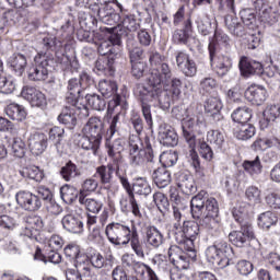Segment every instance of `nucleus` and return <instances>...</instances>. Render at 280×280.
Here are the masks:
<instances>
[{
    "instance_id": "2f4dec72",
    "label": "nucleus",
    "mask_w": 280,
    "mask_h": 280,
    "mask_svg": "<svg viewBox=\"0 0 280 280\" xmlns=\"http://www.w3.org/2000/svg\"><path fill=\"white\" fill-rule=\"evenodd\" d=\"M130 246L133 253L139 257V259H145V243L139 240V232H137V228L132 226V236L130 238Z\"/></svg>"
},
{
    "instance_id": "8fccbe9b",
    "label": "nucleus",
    "mask_w": 280,
    "mask_h": 280,
    "mask_svg": "<svg viewBox=\"0 0 280 280\" xmlns=\"http://www.w3.org/2000/svg\"><path fill=\"white\" fill-rule=\"evenodd\" d=\"M213 27L214 28L218 27V24L215 22L213 23ZM214 40L219 45H222L223 47H225L226 54H231V38L229 37V35H226V33H224L222 30L217 28L214 31Z\"/></svg>"
},
{
    "instance_id": "e2e57ef3",
    "label": "nucleus",
    "mask_w": 280,
    "mask_h": 280,
    "mask_svg": "<svg viewBox=\"0 0 280 280\" xmlns=\"http://www.w3.org/2000/svg\"><path fill=\"white\" fill-rule=\"evenodd\" d=\"M260 19L269 25H275L279 21V13H277L271 7L265 8L260 13Z\"/></svg>"
},
{
    "instance_id": "f8f14e48",
    "label": "nucleus",
    "mask_w": 280,
    "mask_h": 280,
    "mask_svg": "<svg viewBox=\"0 0 280 280\" xmlns=\"http://www.w3.org/2000/svg\"><path fill=\"white\" fill-rule=\"evenodd\" d=\"M15 202L19 205L20 209L24 211H38L43 207V200L34 192L27 190H20L15 194Z\"/></svg>"
},
{
    "instance_id": "412c9836",
    "label": "nucleus",
    "mask_w": 280,
    "mask_h": 280,
    "mask_svg": "<svg viewBox=\"0 0 280 280\" xmlns=\"http://www.w3.org/2000/svg\"><path fill=\"white\" fill-rule=\"evenodd\" d=\"M61 224L65 231H68V233H74L77 235L84 233V222H82V217L67 214L62 218Z\"/></svg>"
},
{
    "instance_id": "338daca9",
    "label": "nucleus",
    "mask_w": 280,
    "mask_h": 280,
    "mask_svg": "<svg viewBox=\"0 0 280 280\" xmlns=\"http://www.w3.org/2000/svg\"><path fill=\"white\" fill-rule=\"evenodd\" d=\"M113 65H115V58L113 56H109L105 59H98L95 62V68L97 71L106 72V71H113Z\"/></svg>"
},
{
    "instance_id": "c756f323",
    "label": "nucleus",
    "mask_w": 280,
    "mask_h": 280,
    "mask_svg": "<svg viewBox=\"0 0 280 280\" xmlns=\"http://www.w3.org/2000/svg\"><path fill=\"white\" fill-rule=\"evenodd\" d=\"M112 139L113 138H108V136H106L105 148L107 149V154L110 159L119 161L121 152H124V141L118 138L112 142Z\"/></svg>"
},
{
    "instance_id": "4c0bfd02",
    "label": "nucleus",
    "mask_w": 280,
    "mask_h": 280,
    "mask_svg": "<svg viewBox=\"0 0 280 280\" xmlns=\"http://www.w3.org/2000/svg\"><path fill=\"white\" fill-rule=\"evenodd\" d=\"M145 235L147 243L150 246H153V248H159V246L163 244V234L161 233V231H159V229H156V226L147 228Z\"/></svg>"
},
{
    "instance_id": "bf43d9fd",
    "label": "nucleus",
    "mask_w": 280,
    "mask_h": 280,
    "mask_svg": "<svg viewBox=\"0 0 280 280\" xmlns=\"http://www.w3.org/2000/svg\"><path fill=\"white\" fill-rule=\"evenodd\" d=\"M82 85L78 79H70L68 82V93L70 94V98L72 102H75L78 97H80V93H82Z\"/></svg>"
},
{
    "instance_id": "4468645a",
    "label": "nucleus",
    "mask_w": 280,
    "mask_h": 280,
    "mask_svg": "<svg viewBox=\"0 0 280 280\" xmlns=\"http://www.w3.org/2000/svg\"><path fill=\"white\" fill-rule=\"evenodd\" d=\"M229 240L234 246L242 248L248 240H255V231L250 223H244L240 231H233L229 234Z\"/></svg>"
},
{
    "instance_id": "a211bd4d",
    "label": "nucleus",
    "mask_w": 280,
    "mask_h": 280,
    "mask_svg": "<svg viewBox=\"0 0 280 280\" xmlns=\"http://www.w3.org/2000/svg\"><path fill=\"white\" fill-rule=\"evenodd\" d=\"M238 68L244 78H248L249 75H261V73H264V66L261 62L250 60L247 57L241 58Z\"/></svg>"
},
{
    "instance_id": "b1692460",
    "label": "nucleus",
    "mask_w": 280,
    "mask_h": 280,
    "mask_svg": "<svg viewBox=\"0 0 280 280\" xmlns=\"http://www.w3.org/2000/svg\"><path fill=\"white\" fill-rule=\"evenodd\" d=\"M98 91L103 97H114L116 106L121 104V96L117 94V83L110 80H101L98 82Z\"/></svg>"
},
{
    "instance_id": "c03bdc74",
    "label": "nucleus",
    "mask_w": 280,
    "mask_h": 280,
    "mask_svg": "<svg viewBox=\"0 0 280 280\" xmlns=\"http://www.w3.org/2000/svg\"><path fill=\"white\" fill-rule=\"evenodd\" d=\"M112 113H113V109L108 108L107 115H110V119L108 120L109 128H108L107 135H106V137H108V139H113L114 135H117V132H119V128H121V121L119 120L121 115L116 114L112 117Z\"/></svg>"
},
{
    "instance_id": "5701e85b",
    "label": "nucleus",
    "mask_w": 280,
    "mask_h": 280,
    "mask_svg": "<svg viewBox=\"0 0 280 280\" xmlns=\"http://www.w3.org/2000/svg\"><path fill=\"white\" fill-rule=\"evenodd\" d=\"M159 139L160 143L166 148H174L175 145H178V135L167 125L160 126Z\"/></svg>"
},
{
    "instance_id": "dca6fc26",
    "label": "nucleus",
    "mask_w": 280,
    "mask_h": 280,
    "mask_svg": "<svg viewBox=\"0 0 280 280\" xmlns=\"http://www.w3.org/2000/svg\"><path fill=\"white\" fill-rule=\"evenodd\" d=\"M82 132L86 137L102 141L104 137V121L97 116L91 117L82 128Z\"/></svg>"
},
{
    "instance_id": "39448f33",
    "label": "nucleus",
    "mask_w": 280,
    "mask_h": 280,
    "mask_svg": "<svg viewBox=\"0 0 280 280\" xmlns=\"http://www.w3.org/2000/svg\"><path fill=\"white\" fill-rule=\"evenodd\" d=\"M233 255V247L226 242L219 240L206 249V258L212 266H218L219 270H224L230 264Z\"/></svg>"
},
{
    "instance_id": "4be33fe9",
    "label": "nucleus",
    "mask_w": 280,
    "mask_h": 280,
    "mask_svg": "<svg viewBox=\"0 0 280 280\" xmlns=\"http://www.w3.org/2000/svg\"><path fill=\"white\" fill-rule=\"evenodd\" d=\"M28 148L35 156L43 154L47 150V136L38 132L32 133L28 137Z\"/></svg>"
},
{
    "instance_id": "7ed1b4c3",
    "label": "nucleus",
    "mask_w": 280,
    "mask_h": 280,
    "mask_svg": "<svg viewBox=\"0 0 280 280\" xmlns=\"http://www.w3.org/2000/svg\"><path fill=\"white\" fill-rule=\"evenodd\" d=\"M190 211L194 220H200L202 215L218 217L220 213V207L218 200L213 197H209L207 191L201 190L198 195L192 197L190 201Z\"/></svg>"
},
{
    "instance_id": "20e7f679",
    "label": "nucleus",
    "mask_w": 280,
    "mask_h": 280,
    "mask_svg": "<svg viewBox=\"0 0 280 280\" xmlns=\"http://www.w3.org/2000/svg\"><path fill=\"white\" fill-rule=\"evenodd\" d=\"M145 163H154V150L151 144L143 149V142L139 136L129 138V164L131 167H141Z\"/></svg>"
},
{
    "instance_id": "c85d7f7f",
    "label": "nucleus",
    "mask_w": 280,
    "mask_h": 280,
    "mask_svg": "<svg viewBox=\"0 0 280 280\" xmlns=\"http://www.w3.org/2000/svg\"><path fill=\"white\" fill-rule=\"evenodd\" d=\"M177 187L186 194V196H191L196 194V182H194V176L189 174L182 173L177 179Z\"/></svg>"
},
{
    "instance_id": "6e6d98bb",
    "label": "nucleus",
    "mask_w": 280,
    "mask_h": 280,
    "mask_svg": "<svg viewBox=\"0 0 280 280\" xmlns=\"http://www.w3.org/2000/svg\"><path fill=\"white\" fill-rule=\"evenodd\" d=\"M85 257L90 260L91 266L96 268V270H101V268L106 266V258L100 254V252H91Z\"/></svg>"
},
{
    "instance_id": "f3484780",
    "label": "nucleus",
    "mask_w": 280,
    "mask_h": 280,
    "mask_svg": "<svg viewBox=\"0 0 280 280\" xmlns=\"http://www.w3.org/2000/svg\"><path fill=\"white\" fill-rule=\"evenodd\" d=\"M245 98L254 106H261L268 100V90L264 85L253 84L246 89Z\"/></svg>"
},
{
    "instance_id": "052dcab7",
    "label": "nucleus",
    "mask_w": 280,
    "mask_h": 280,
    "mask_svg": "<svg viewBox=\"0 0 280 280\" xmlns=\"http://www.w3.org/2000/svg\"><path fill=\"white\" fill-rule=\"evenodd\" d=\"M153 202L158 207L159 211H161V213H165V211L170 210V200L163 192H155L153 195Z\"/></svg>"
},
{
    "instance_id": "09e8293b",
    "label": "nucleus",
    "mask_w": 280,
    "mask_h": 280,
    "mask_svg": "<svg viewBox=\"0 0 280 280\" xmlns=\"http://www.w3.org/2000/svg\"><path fill=\"white\" fill-rule=\"evenodd\" d=\"M85 100L88 106L93 110H104V108H106V101L98 94H88Z\"/></svg>"
},
{
    "instance_id": "423d86ee",
    "label": "nucleus",
    "mask_w": 280,
    "mask_h": 280,
    "mask_svg": "<svg viewBox=\"0 0 280 280\" xmlns=\"http://www.w3.org/2000/svg\"><path fill=\"white\" fill-rule=\"evenodd\" d=\"M35 65L27 71V78L32 82H45L49 78V67L54 65V55L38 52L34 58Z\"/></svg>"
},
{
    "instance_id": "7c9ffc66",
    "label": "nucleus",
    "mask_w": 280,
    "mask_h": 280,
    "mask_svg": "<svg viewBox=\"0 0 280 280\" xmlns=\"http://www.w3.org/2000/svg\"><path fill=\"white\" fill-rule=\"evenodd\" d=\"M9 65L15 74L19 77L25 73V69L27 67V57L23 54H13L9 58Z\"/></svg>"
},
{
    "instance_id": "9d476101",
    "label": "nucleus",
    "mask_w": 280,
    "mask_h": 280,
    "mask_svg": "<svg viewBox=\"0 0 280 280\" xmlns=\"http://www.w3.org/2000/svg\"><path fill=\"white\" fill-rule=\"evenodd\" d=\"M197 235H200V223L195 221H183V225L174 232L175 242L185 244L190 249L196 248L194 242Z\"/></svg>"
},
{
    "instance_id": "bb28decb",
    "label": "nucleus",
    "mask_w": 280,
    "mask_h": 280,
    "mask_svg": "<svg viewBox=\"0 0 280 280\" xmlns=\"http://www.w3.org/2000/svg\"><path fill=\"white\" fill-rule=\"evenodd\" d=\"M77 113L78 110L74 106H66L58 116L59 124H63V126H67L70 130L73 129L75 124H78Z\"/></svg>"
},
{
    "instance_id": "4d7b16f0",
    "label": "nucleus",
    "mask_w": 280,
    "mask_h": 280,
    "mask_svg": "<svg viewBox=\"0 0 280 280\" xmlns=\"http://www.w3.org/2000/svg\"><path fill=\"white\" fill-rule=\"evenodd\" d=\"M245 198L252 205H261V190L257 186H249L245 189Z\"/></svg>"
},
{
    "instance_id": "f257e3e1",
    "label": "nucleus",
    "mask_w": 280,
    "mask_h": 280,
    "mask_svg": "<svg viewBox=\"0 0 280 280\" xmlns=\"http://www.w3.org/2000/svg\"><path fill=\"white\" fill-rule=\"evenodd\" d=\"M133 94L141 104V113L149 128L154 126L152 106H160L162 110H168L170 106H172V96H170L167 91L159 88V85L137 83L133 88Z\"/></svg>"
},
{
    "instance_id": "aec40b11",
    "label": "nucleus",
    "mask_w": 280,
    "mask_h": 280,
    "mask_svg": "<svg viewBox=\"0 0 280 280\" xmlns=\"http://www.w3.org/2000/svg\"><path fill=\"white\" fill-rule=\"evenodd\" d=\"M222 100L220 97H209L205 103V110L212 117L214 124H220L224 119V116L220 113L223 108Z\"/></svg>"
},
{
    "instance_id": "79ce46f5",
    "label": "nucleus",
    "mask_w": 280,
    "mask_h": 280,
    "mask_svg": "<svg viewBox=\"0 0 280 280\" xmlns=\"http://www.w3.org/2000/svg\"><path fill=\"white\" fill-rule=\"evenodd\" d=\"M243 168L250 176H255V174H261V170L264 166L261 165V159L257 155L254 160H245L243 162Z\"/></svg>"
},
{
    "instance_id": "603ef678",
    "label": "nucleus",
    "mask_w": 280,
    "mask_h": 280,
    "mask_svg": "<svg viewBox=\"0 0 280 280\" xmlns=\"http://www.w3.org/2000/svg\"><path fill=\"white\" fill-rule=\"evenodd\" d=\"M207 141L217 150H222V145H224V133L220 130H210L207 132Z\"/></svg>"
},
{
    "instance_id": "c9c22d12",
    "label": "nucleus",
    "mask_w": 280,
    "mask_h": 280,
    "mask_svg": "<svg viewBox=\"0 0 280 280\" xmlns=\"http://www.w3.org/2000/svg\"><path fill=\"white\" fill-rule=\"evenodd\" d=\"M5 114L13 121H23L27 117V113L25 112V107L23 105H19L16 103H11L5 108Z\"/></svg>"
},
{
    "instance_id": "1a4fd4ad",
    "label": "nucleus",
    "mask_w": 280,
    "mask_h": 280,
    "mask_svg": "<svg viewBox=\"0 0 280 280\" xmlns=\"http://www.w3.org/2000/svg\"><path fill=\"white\" fill-rule=\"evenodd\" d=\"M132 226L135 225H131L130 229V226L124 223L113 222L106 226L105 235L110 244H114L115 246H126L130 244Z\"/></svg>"
},
{
    "instance_id": "ddd939ff",
    "label": "nucleus",
    "mask_w": 280,
    "mask_h": 280,
    "mask_svg": "<svg viewBox=\"0 0 280 280\" xmlns=\"http://www.w3.org/2000/svg\"><path fill=\"white\" fill-rule=\"evenodd\" d=\"M21 95L33 107L42 110L47 108V96L36 88L26 85L22 89Z\"/></svg>"
},
{
    "instance_id": "473e14b6",
    "label": "nucleus",
    "mask_w": 280,
    "mask_h": 280,
    "mask_svg": "<svg viewBox=\"0 0 280 280\" xmlns=\"http://www.w3.org/2000/svg\"><path fill=\"white\" fill-rule=\"evenodd\" d=\"M22 178H28L30 180H35V183H40L45 178V173L35 165L26 166L19 171Z\"/></svg>"
},
{
    "instance_id": "58836bf2",
    "label": "nucleus",
    "mask_w": 280,
    "mask_h": 280,
    "mask_svg": "<svg viewBox=\"0 0 280 280\" xmlns=\"http://www.w3.org/2000/svg\"><path fill=\"white\" fill-rule=\"evenodd\" d=\"M79 202L83 205L90 213H100L104 207V203L101 200L88 198L82 195H79Z\"/></svg>"
},
{
    "instance_id": "ea45409f",
    "label": "nucleus",
    "mask_w": 280,
    "mask_h": 280,
    "mask_svg": "<svg viewBox=\"0 0 280 280\" xmlns=\"http://www.w3.org/2000/svg\"><path fill=\"white\" fill-rule=\"evenodd\" d=\"M225 26L228 27L229 32L233 34V36L242 37L245 34L244 25L240 23L237 18H233L232 15L225 16Z\"/></svg>"
},
{
    "instance_id": "6ab92c4d",
    "label": "nucleus",
    "mask_w": 280,
    "mask_h": 280,
    "mask_svg": "<svg viewBox=\"0 0 280 280\" xmlns=\"http://www.w3.org/2000/svg\"><path fill=\"white\" fill-rule=\"evenodd\" d=\"M170 198H171V202L173 203V229L175 231H178L180 229V224L183 221V213L180 212V209H183L184 205H183V199H180V196L178 195V191L176 190V188H173L170 190Z\"/></svg>"
},
{
    "instance_id": "13d9d810",
    "label": "nucleus",
    "mask_w": 280,
    "mask_h": 280,
    "mask_svg": "<svg viewBox=\"0 0 280 280\" xmlns=\"http://www.w3.org/2000/svg\"><path fill=\"white\" fill-rule=\"evenodd\" d=\"M188 159H190V165L195 168L196 175L199 178H205V171L200 168V158L198 156L196 149H189Z\"/></svg>"
},
{
    "instance_id": "a19ab883",
    "label": "nucleus",
    "mask_w": 280,
    "mask_h": 280,
    "mask_svg": "<svg viewBox=\"0 0 280 280\" xmlns=\"http://www.w3.org/2000/svg\"><path fill=\"white\" fill-rule=\"evenodd\" d=\"M101 143L102 141L92 139L91 136H86L84 133L79 138V147L82 148V150H91L93 154H97Z\"/></svg>"
},
{
    "instance_id": "cd10ccee",
    "label": "nucleus",
    "mask_w": 280,
    "mask_h": 280,
    "mask_svg": "<svg viewBox=\"0 0 280 280\" xmlns=\"http://www.w3.org/2000/svg\"><path fill=\"white\" fill-rule=\"evenodd\" d=\"M279 138L271 136L256 139L255 142L252 144V148L256 152H264L270 148H276L277 150H279Z\"/></svg>"
},
{
    "instance_id": "9b49d317",
    "label": "nucleus",
    "mask_w": 280,
    "mask_h": 280,
    "mask_svg": "<svg viewBox=\"0 0 280 280\" xmlns=\"http://www.w3.org/2000/svg\"><path fill=\"white\" fill-rule=\"evenodd\" d=\"M122 268H129L135 270L136 275L144 277L145 272L149 277V280H159V276L154 272V269L148 266L145 262H139L135 260V257L130 254H124L121 256Z\"/></svg>"
},
{
    "instance_id": "0e129e2a",
    "label": "nucleus",
    "mask_w": 280,
    "mask_h": 280,
    "mask_svg": "<svg viewBox=\"0 0 280 280\" xmlns=\"http://www.w3.org/2000/svg\"><path fill=\"white\" fill-rule=\"evenodd\" d=\"M100 186V183H97L96 179L88 178L82 183L81 190L79 192V196H89V194H93Z\"/></svg>"
},
{
    "instance_id": "393cba45",
    "label": "nucleus",
    "mask_w": 280,
    "mask_h": 280,
    "mask_svg": "<svg viewBox=\"0 0 280 280\" xmlns=\"http://www.w3.org/2000/svg\"><path fill=\"white\" fill-rule=\"evenodd\" d=\"M199 226L205 229L209 235L215 236L220 234V218L215 215H201L199 218Z\"/></svg>"
},
{
    "instance_id": "6e6552de",
    "label": "nucleus",
    "mask_w": 280,
    "mask_h": 280,
    "mask_svg": "<svg viewBox=\"0 0 280 280\" xmlns=\"http://www.w3.org/2000/svg\"><path fill=\"white\" fill-rule=\"evenodd\" d=\"M168 248L170 261L177 270H187L189 268V259H196V248L190 249L185 243H177Z\"/></svg>"
},
{
    "instance_id": "a18cd8bd",
    "label": "nucleus",
    "mask_w": 280,
    "mask_h": 280,
    "mask_svg": "<svg viewBox=\"0 0 280 280\" xmlns=\"http://www.w3.org/2000/svg\"><path fill=\"white\" fill-rule=\"evenodd\" d=\"M195 23L197 25L198 32L202 34V36H209L211 34V31L213 30V23H211V20L208 16L198 15Z\"/></svg>"
},
{
    "instance_id": "3c124183",
    "label": "nucleus",
    "mask_w": 280,
    "mask_h": 280,
    "mask_svg": "<svg viewBox=\"0 0 280 280\" xmlns=\"http://www.w3.org/2000/svg\"><path fill=\"white\" fill-rule=\"evenodd\" d=\"M78 189L75 187L70 185H63L60 188V196L63 202L67 205H71V202H74V200H78Z\"/></svg>"
},
{
    "instance_id": "37998d69",
    "label": "nucleus",
    "mask_w": 280,
    "mask_h": 280,
    "mask_svg": "<svg viewBox=\"0 0 280 280\" xmlns=\"http://www.w3.org/2000/svg\"><path fill=\"white\" fill-rule=\"evenodd\" d=\"M135 45V40L132 39L127 42L130 62H139V60H143V58H145V51L140 46Z\"/></svg>"
},
{
    "instance_id": "f03ea898",
    "label": "nucleus",
    "mask_w": 280,
    "mask_h": 280,
    "mask_svg": "<svg viewBox=\"0 0 280 280\" xmlns=\"http://www.w3.org/2000/svg\"><path fill=\"white\" fill-rule=\"evenodd\" d=\"M207 128L205 116L194 106L186 109V117L182 120L183 137L189 147V150L196 149V132L202 135Z\"/></svg>"
},
{
    "instance_id": "0eeeda50",
    "label": "nucleus",
    "mask_w": 280,
    "mask_h": 280,
    "mask_svg": "<svg viewBox=\"0 0 280 280\" xmlns=\"http://www.w3.org/2000/svg\"><path fill=\"white\" fill-rule=\"evenodd\" d=\"M208 51L210 65L213 71H215L217 75H220V78H224V75L231 71V67H233L231 55H229L226 51L225 54L218 51V46L213 40L209 43Z\"/></svg>"
},
{
    "instance_id": "864d4df0",
    "label": "nucleus",
    "mask_w": 280,
    "mask_h": 280,
    "mask_svg": "<svg viewBox=\"0 0 280 280\" xmlns=\"http://www.w3.org/2000/svg\"><path fill=\"white\" fill-rule=\"evenodd\" d=\"M277 222H279V219L271 211L264 212L258 217V226H260V229H270V226H275Z\"/></svg>"
},
{
    "instance_id": "69168bd1",
    "label": "nucleus",
    "mask_w": 280,
    "mask_h": 280,
    "mask_svg": "<svg viewBox=\"0 0 280 280\" xmlns=\"http://www.w3.org/2000/svg\"><path fill=\"white\" fill-rule=\"evenodd\" d=\"M25 142L21 138H14L12 142L13 156L23 159L25 156Z\"/></svg>"
},
{
    "instance_id": "e433bc0d",
    "label": "nucleus",
    "mask_w": 280,
    "mask_h": 280,
    "mask_svg": "<svg viewBox=\"0 0 280 280\" xmlns=\"http://www.w3.org/2000/svg\"><path fill=\"white\" fill-rule=\"evenodd\" d=\"M232 120L238 124V126L243 124H248L250 119L253 118V109L244 106V107H238L236 108L232 115Z\"/></svg>"
},
{
    "instance_id": "a878e982",
    "label": "nucleus",
    "mask_w": 280,
    "mask_h": 280,
    "mask_svg": "<svg viewBox=\"0 0 280 280\" xmlns=\"http://www.w3.org/2000/svg\"><path fill=\"white\" fill-rule=\"evenodd\" d=\"M152 180L159 189H165L172 183V173L165 166L158 167L152 173Z\"/></svg>"
},
{
    "instance_id": "72a5a7b5",
    "label": "nucleus",
    "mask_w": 280,
    "mask_h": 280,
    "mask_svg": "<svg viewBox=\"0 0 280 280\" xmlns=\"http://www.w3.org/2000/svg\"><path fill=\"white\" fill-rule=\"evenodd\" d=\"M234 137L240 141H248V139H253V136L256 132L255 126L246 122L243 125H238L233 130Z\"/></svg>"
},
{
    "instance_id": "774afa93",
    "label": "nucleus",
    "mask_w": 280,
    "mask_h": 280,
    "mask_svg": "<svg viewBox=\"0 0 280 280\" xmlns=\"http://www.w3.org/2000/svg\"><path fill=\"white\" fill-rule=\"evenodd\" d=\"M267 121H277L280 117V105H268L264 112Z\"/></svg>"
},
{
    "instance_id": "49530a36",
    "label": "nucleus",
    "mask_w": 280,
    "mask_h": 280,
    "mask_svg": "<svg viewBox=\"0 0 280 280\" xmlns=\"http://www.w3.org/2000/svg\"><path fill=\"white\" fill-rule=\"evenodd\" d=\"M140 22L139 20H137V18L132 14H127L125 15L121 25L118 26L120 27V30H122V32H127V36H128V32H137V30H139L140 27Z\"/></svg>"
},
{
    "instance_id": "de8ad7c7",
    "label": "nucleus",
    "mask_w": 280,
    "mask_h": 280,
    "mask_svg": "<svg viewBox=\"0 0 280 280\" xmlns=\"http://www.w3.org/2000/svg\"><path fill=\"white\" fill-rule=\"evenodd\" d=\"M133 191L138 196H144V198H147V196H150V194H152V186H150L148 179L140 177L133 184Z\"/></svg>"
},
{
    "instance_id": "f704fd0d",
    "label": "nucleus",
    "mask_w": 280,
    "mask_h": 280,
    "mask_svg": "<svg viewBox=\"0 0 280 280\" xmlns=\"http://www.w3.org/2000/svg\"><path fill=\"white\" fill-rule=\"evenodd\" d=\"M60 176L63 178V180H66V183H71V180L78 178V176H82V173L75 163L69 161L65 166L61 167Z\"/></svg>"
},
{
    "instance_id": "5fc2aeb1",
    "label": "nucleus",
    "mask_w": 280,
    "mask_h": 280,
    "mask_svg": "<svg viewBox=\"0 0 280 280\" xmlns=\"http://www.w3.org/2000/svg\"><path fill=\"white\" fill-rule=\"evenodd\" d=\"M15 89H16V83L14 81V78H12V75L7 73L0 79V93L10 95V93H14Z\"/></svg>"
},
{
    "instance_id": "2eb2a0df",
    "label": "nucleus",
    "mask_w": 280,
    "mask_h": 280,
    "mask_svg": "<svg viewBox=\"0 0 280 280\" xmlns=\"http://www.w3.org/2000/svg\"><path fill=\"white\" fill-rule=\"evenodd\" d=\"M172 78V70L167 63H161L160 67L153 68L148 78L151 86H161V84H167Z\"/></svg>"
},
{
    "instance_id": "680f3d73",
    "label": "nucleus",
    "mask_w": 280,
    "mask_h": 280,
    "mask_svg": "<svg viewBox=\"0 0 280 280\" xmlns=\"http://www.w3.org/2000/svg\"><path fill=\"white\" fill-rule=\"evenodd\" d=\"M97 51L101 56H107V58H109V56L115 58H119V54L115 52V47H113V45H110V42L108 40H104L101 42V44L97 47Z\"/></svg>"
}]
</instances>
